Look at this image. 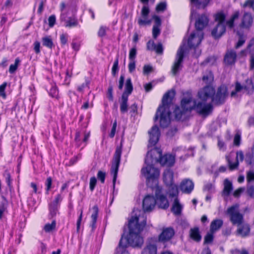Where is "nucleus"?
I'll use <instances>...</instances> for the list:
<instances>
[{
  "label": "nucleus",
  "instance_id": "1",
  "mask_svg": "<svg viewBox=\"0 0 254 254\" xmlns=\"http://www.w3.org/2000/svg\"><path fill=\"white\" fill-rule=\"evenodd\" d=\"M146 224V218L144 213L139 210L133 211L128 221L129 234L127 238H121V244L132 247H140L143 243L140 233Z\"/></svg>",
  "mask_w": 254,
  "mask_h": 254
},
{
  "label": "nucleus",
  "instance_id": "2",
  "mask_svg": "<svg viewBox=\"0 0 254 254\" xmlns=\"http://www.w3.org/2000/svg\"><path fill=\"white\" fill-rule=\"evenodd\" d=\"M160 153L158 149H152L149 151L145 159L146 166L141 169V174L146 178L147 185L152 189L158 187L160 171L154 165L158 163Z\"/></svg>",
  "mask_w": 254,
  "mask_h": 254
},
{
  "label": "nucleus",
  "instance_id": "3",
  "mask_svg": "<svg viewBox=\"0 0 254 254\" xmlns=\"http://www.w3.org/2000/svg\"><path fill=\"white\" fill-rule=\"evenodd\" d=\"M175 95L174 90H171L166 93L162 100V105L160 106L156 112L155 120L159 118L160 126L166 127L170 123V111L171 102Z\"/></svg>",
  "mask_w": 254,
  "mask_h": 254
},
{
  "label": "nucleus",
  "instance_id": "4",
  "mask_svg": "<svg viewBox=\"0 0 254 254\" xmlns=\"http://www.w3.org/2000/svg\"><path fill=\"white\" fill-rule=\"evenodd\" d=\"M214 93L215 90L212 87L207 86L198 92V96L203 101L211 98L213 103L217 105L223 104L228 95L227 87L221 85L218 88L216 93L214 94Z\"/></svg>",
  "mask_w": 254,
  "mask_h": 254
},
{
  "label": "nucleus",
  "instance_id": "5",
  "mask_svg": "<svg viewBox=\"0 0 254 254\" xmlns=\"http://www.w3.org/2000/svg\"><path fill=\"white\" fill-rule=\"evenodd\" d=\"M203 38L202 31H195L191 33L188 39V46L190 49H194V55L195 57H198L201 54V50L197 47L200 44Z\"/></svg>",
  "mask_w": 254,
  "mask_h": 254
},
{
  "label": "nucleus",
  "instance_id": "6",
  "mask_svg": "<svg viewBox=\"0 0 254 254\" xmlns=\"http://www.w3.org/2000/svg\"><path fill=\"white\" fill-rule=\"evenodd\" d=\"M225 20L224 13L219 12L215 14V22L216 24L211 31V34L215 38H219L225 32Z\"/></svg>",
  "mask_w": 254,
  "mask_h": 254
},
{
  "label": "nucleus",
  "instance_id": "7",
  "mask_svg": "<svg viewBox=\"0 0 254 254\" xmlns=\"http://www.w3.org/2000/svg\"><path fill=\"white\" fill-rule=\"evenodd\" d=\"M163 181L168 187L170 196H176L178 194V187L173 183V172L170 169L166 170L163 173Z\"/></svg>",
  "mask_w": 254,
  "mask_h": 254
},
{
  "label": "nucleus",
  "instance_id": "8",
  "mask_svg": "<svg viewBox=\"0 0 254 254\" xmlns=\"http://www.w3.org/2000/svg\"><path fill=\"white\" fill-rule=\"evenodd\" d=\"M227 214L231 222L234 225H240L244 221V215L240 212L238 205H233L227 209Z\"/></svg>",
  "mask_w": 254,
  "mask_h": 254
},
{
  "label": "nucleus",
  "instance_id": "9",
  "mask_svg": "<svg viewBox=\"0 0 254 254\" xmlns=\"http://www.w3.org/2000/svg\"><path fill=\"white\" fill-rule=\"evenodd\" d=\"M121 154L122 147L121 146L117 147L114 155L111 168V173L113 175V182L114 188L115 187V182L117 177Z\"/></svg>",
  "mask_w": 254,
  "mask_h": 254
},
{
  "label": "nucleus",
  "instance_id": "10",
  "mask_svg": "<svg viewBox=\"0 0 254 254\" xmlns=\"http://www.w3.org/2000/svg\"><path fill=\"white\" fill-rule=\"evenodd\" d=\"M184 57V46H181L176 54V59L172 66L171 71L174 75H176L182 69V63Z\"/></svg>",
  "mask_w": 254,
  "mask_h": 254
},
{
  "label": "nucleus",
  "instance_id": "11",
  "mask_svg": "<svg viewBox=\"0 0 254 254\" xmlns=\"http://www.w3.org/2000/svg\"><path fill=\"white\" fill-rule=\"evenodd\" d=\"M245 90L248 94L253 92L254 90V85L252 79L248 78L246 80L244 85H242L239 82H237L235 85V89L231 93L232 97H235L238 92Z\"/></svg>",
  "mask_w": 254,
  "mask_h": 254
},
{
  "label": "nucleus",
  "instance_id": "12",
  "mask_svg": "<svg viewBox=\"0 0 254 254\" xmlns=\"http://www.w3.org/2000/svg\"><path fill=\"white\" fill-rule=\"evenodd\" d=\"M153 191L155 192L156 196V204L159 208L166 209L169 207V202L166 197L162 193V189L159 186L152 189Z\"/></svg>",
  "mask_w": 254,
  "mask_h": 254
},
{
  "label": "nucleus",
  "instance_id": "13",
  "mask_svg": "<svg viewBox=\"0 0 254 254\" xmlns=\"http://www.w3.org/2000/svg\"><path fill=\"white\" fill-rule=\"evenodd\" d=\"M196 102L194 110L200 115L204 116H207L209 115L212 111V106L210 103H206V101Z\"/></svg>",
  "mask_w": 254,
  "mask_h": 254
},
{
  "label": "nucleus",
  "instance_id": "14",
  "mask_svg": "<svg viewBox=\"0 0 254 254\" xmlns=\"http://www.w3.org/2000/svg\"><path fill=\"white\" fill-rule=\"evenodd\" d=\"M196 105V101H193L190 93H187L184 95V97L181 101V107L183 112L190 111L194 109Z\"/></svg>",
  "mask_w": 254,
  "mask_h": 254
},
{
  "label": "nucleus",
  "instance_id": "15",
  "mask_svg": "<svg viewBox=\"0 0 254 254\" xmlns=\"http://www.w3.org/2000/svg\"><path fill=\"white\" fill-rule=\"evenodd\" d=\"M155 198L150 195H147L143 200L142 205L144 211H142V212L145 213V211L150 212L152 211L155 207ZM135 210H139L141 211V210L138 209H134L133 211ZM144 215L146 217L145 213H144Z\"/></svg>",
  "mask_w": 254,
  "mask_h": 254
},
{
  "label": "nucleus",
  "instance_id": "16",
  "mask_svg": "<svg viewBox=\"0 0 254 254\" xmlns=\"http://www.w3.org/2000/svg\"><path fill=\"white\" fill-rule=\"evenodd\" d=\"M232 156L234 157L232 153H231L229 156L226 157V159L228 162L230 169L231 170H234L238 167L239 162H242L244 160V156L242 151H237L236 153V161L234 162L231 160V158Z\"/></svg>",
  "mask_w": 254,
  "mask_h": 254
},
{
  "label": "nucleus",
  "instance_id": "17",
  "mask_svg": "<svg viewBox=\"0 0 254 254\" xmlns=\"http://www.w3.org/2000/svg\"><path fill=\"white\" fill-rule=\"evenodd\" d=\"M149 13V9L146 5L143 6L141 12V16L138 18L137 22L139 26H142L146 25H150L151 20L148 19V15Z\"/></svg>",
  "mask_w": 254,
  "mask_h": 254
},
{
  "label": "nucleus",
  "instance_id": "18",
  "mask_svg": "<svg viewBox=\"0 0 254 254\" xmlns=\"http://www.w3.org/2000/svg\"><path fill=\"white\" fill-rule=\"evenodd\" d=\"M149 134V144L151 146L155 145L159 140L160 132L157 126H154L148 131Z\"/></svg>",
  "mask_w": 254,
  "mask_h": 254
},
{
  "label": "nucleus",
  "instance_id": "19",
  "mask_svg": "<svg viewBox=\"0 0 254 254\" xmlns=\"http://www.w3.org/2000/svg\"><path fill=\"white\" fill-rule=\"evenodd\" d=\"M175 232L172 228H164L162 233L159 235L158 241L160 242H166L169 241L174 235Z\"/></svg>",
  "mask_w": 254,
  "mask_h": 254
},
{
  "label": "nucleus",
  "instance_id": "20",
  "mask_svg": "<svg viewBox=\"0 0 254 254\" xmlns=\"http://www.w3.org/2000/svg\"><path fill=\"white\" fill-rule=\"evenodd\" d=\"M238 228L236 231V234L237 236L242 237H246L250 235L251 228L250 225L245 222H243L241 225H237Z\"/></svg>",
  "mask_w": 254,
  "mask_h": 254
},
{
  "label": "nucleus",
  "instance_id": "21",
  "mask_svg": "<svg viewBox=\"0 0 254 254\" xmlns=\"http://www.w3.org/2000/svg\"><path fill=\"white\" fill-rule=\"evenodd\" d=\"M154 149H158L160 151V157L159 158V162L162 165H165L167 166H172L175 163V157L171 154H166L162 156V151L160 148H154Z\"/></svg>",
  "mask_w": 254,
  "mask_h": 254
},
{
  "label": "nucleus",
  "instance_id": "22",
  "mask_svg": "<svg viewBox=\"0 0 254 254\" xmlns=\"http://www.w3.org/2000/svg\"><path fill=\"white\" fill-rule=\"evenodd\" d=\"M209 19L205 14H202L199 16L195 23L196 31H202L201 30L207 25Z\"/></svg>",
  "mask_w": 254,
  "mask_h": 254
},
{
  "label": "nucleus",
  "instance_id": "23",
  "mask_svg": "<svg viewBox=\"0 0 254 254\" xmlns=\"http://www.w3.org/2000/svg\"><path fill=\"white\" fill-rule=\"evenodd\" d=\"M253 18L252 14L249 12H245L241 19L240 26L243 28L248 29L252 25Z\"/></svg>",
  "mask_w": 254,
  "mask_h": 254
},
{
  "label": "nucleus",
  "instance_id": "24",
  "mask_svg": "<svg viewBox=\"0 0 254 254\" xmlns=\"http://www.w3.org/2000/svg\"><path fill=\"white\" fill-rule=\"evenodd\" d=\"M237 54L234 50H229L227 52L224 57V63L227 65H232L236 61Z\"/></svg>",
  "mask_w": 254,
  "mask_h": 254
},
{
  "label": "nucleus",
  "instance_id": "25",
  "mask_svg": "<svg viewBox=\"0 0 254 254\" xmlns=\"http://www.w3.org/2000/svg\"><path fill=\"white\" fill-rule=\"evenodd\" d=\"M194 185L192 182L190 180L183 181L180 186L181 190L185 192L189 193L193 189Z\"/></svg>",
  "mask_w": 254,
  "mask_h": 254
},
{
  "label": "nucleus",
  "instance_id": "26",
  "mask_svg": "<svg viewBox=\"0 0 254 254\" xmlns=\"http://www.w3.org/2000/svg\"><path fill=\"white\" fill-rule=\"evenodd\" d=\"M90 136L89 132H76L75 140L79 146L81 145L82 143H84V146L86 145V142L88 140Z\"/></svg>",
  "mask_w": 254,
  "mask_h": 254
},
{
  "label": "nucleus",
  "instance_id": "27",
  "mask_svg": "<svg viewBox=\"0 0 254 254\" xmlns=\"http://www.w3.org/2000/svg\"><path fill=\"white\" fill-rule=\"evenodd\" d=\"M176 196L171 208L172 211L176 215H180L182 209V206L180 203L178 197Z\"/></svg>",
  "mask_w": 254,
  "mask_h": 254
},
{
  "label": "nucleus",
  "instance_id": "28",
  "mask_svg": "<svg viewBox=\"0 0 254 254\" xmlns=\"http://www.w3.org/2000/svg\"><path fill=\"white\" fill-rule=\"evenodd\" d=\"M223 224V222L221 219H217L213 220L210 224V231L215 233L222 227Z\"/></svg>",
  "mask_w": 254,
  "mask_h": 254
},
{
  "label": "nucleus",
  "instance_id": "29",
  "mask_svg": "<svg viewBox=\"0 0 254 254\" xmlns=\"http://www.w3.org/2000/svg\"><path fill=\"white\" fill-rule=\"evenodd\" d=\"M190 237L196 242H199L201 239V236L199 233L198 228H194L190 230Z\"/></svg>",
  "mask_w": 254,
  "mask_h": 254
},
{
  "label": "nucleus",
  "instance_id": "30",
  "mask_svg": "<svg viewBox=\"0 0 254 254\" xmlns=\"http://www.w3.org/2000/svg\"><path fill=\"white\" fill-rule=\"evenodd\" d=\"M210 0H190L191 4L194 5L198 8H205Z\"/></svg>",
  "mask_w": 254,
  "mask_h": 254
},
{
  "label": "nucleus",
  "instance_id": "31",
  "mask_svg": "<svg viewBox=\"0 0 254 254\" xmlns=\"http://www.w3.org/2000/svg\"><path fill=\"white\" fill-rule=\"evenodd\" d=\"M127 95L126 93H123L122 96V102L120 105V110L122 113H124L127 111Z\"/></svg>",
  "mask_w": 254,
  "mask_h": 254
},
{
  "label": "nucleus",
  "instance_id": "32",
  "mask_svg": "<svg viewBox=\"0 0 254 254\" xmlns=\"http://www.w3.org/2000/svg\"><path fill=\"white\" fill-rule=\"evenodd\" d=\"M224 187L223 191V194L228 196L233 189L232 184L228 179H225L224 182Z\"/></svg>",
  "mask_w": 254,
  "mask_h": 254
},
{
  "label": "nucleus",
  "instance_id": "33",
  "mask_svg": "<svg viewBox=\"0 0 254 254\" xmlns=\"http://www.w3.org/2000/svg\"><path fill=\"white\" fill-rule=\"evenodd\" d=\"M142 254H157V247L155 245L149 244L143 249Z\"/></svg>",
  "mask_w": 254,
  "mask_h": 254
},
{
  "label": "nucleus",
  "instance_id": "34",
  "mask_svg": "<svg viewBox=\"0 0 254 254\" xmlns=\"http://www.w3.org/2000/svg\"><path fill=\"white\" fill-rule=\"evenodd\" d=\"M42 44L49 49H52L54 46L52 39L50 36H46L42 38Z\"/></svg>",
  "mask_w": 254,
  "mask_h": 254
},
{
  "label": "nucleus",
  "instance_id": "35",
  "mask_svg": "<svg viewBox=\"0 0 254 254\" xmlns=\"http://www.w3.org/2000/svg\"><path fill=\"white\" fill-rule=\"evenodd\" d=\"M93 212L91 215V226L92 229L95 228V224L97 221V218L98 213V208L97 206L95 205L92 207Z\"/></svg>",
  "mask_w": 254,
  "mask_h": 254
},
{
  "label": "nucleus",
  "instance_id": "36",
  "mask_svg": "<svg viewBox=\"0 0 254 254\" xmlns=\"http://www.w3.org/2000/svg\"><path fill=\"white\" fill-rule=\"evenodd\" d=\"M78 25L77 19L74 17H69L65 21L64 26L66 27L71 28L76 27Z\"/></svg>",
  "mask_w": 254,
  "mask_h": 254
},
{
  "label": "nucleus",
  "instance_id": "37",
  "mask_svg": "<svg viewBox=\"0 0 254 254\" xmlns=\"http://www.w3.org/2000/svg\"><path fill=\"white\" fill-rule=\"evenodd\" d=\"M239 16V12L235 11L231 16L230 19L226 22L227 25L230 28L234 27V22L236 19H238Z\"/></svg>",
  "mask_w": 254,
  "mask_h": 254
},
{
  "label": "nucleus",
  "instance_id": "38",
  "mask_svg": "<svg viewBox=\"0 0 254 254\" xmlns=\"http://www.w3.org/2000/svg\"><path fill=\"white\" fill-rule=\"evenodd\" d=\"M127 245H125L124 244H121L120 241L119 246L117 248L116 254H129L127 250Z\"/></svg>",
  "mask_w": 254,
  "mask_h": 254
},
{
  "label": "nucleus",
  "instance_id": "39",
  "mask_svg": "<svg viewBox=\"0 0 254 254\" xmlns=\"http://www.w3.org/2000/svg\"><path fill=\"white\" fill-rule=\"evenodd\" d=\"M133 89V86L131 83V79L128 78L127 79L125 84V91L124 93H126L127 96L131 94Z\"/></svg>",
  "mask_w": 254,
  "mask_h": 254
},
{
  "label": "nucleus",
  "instance_id": "40",
  "mask_svg": "<svg viewBox=\"0 0 254 254\" xmlns=\"http://www.w3.org/2000/svg\"><path fill=\"white\" fill-rule=\"evenodd\" d=\"M58 205L50 203L49 205L50 215L52 218L55 216L58 211Z\"/></svg>",
  "mask_w": 254,
  "mask_h": 254
},
{
  "label": "nucleus",
  "instance_id": "41",
  "mask_svg": "<svg viewBox=\"0 0 254 254\" xmlns=\"http://www.w3.org/2000/svg\"><path fill=\"white\" fill-rule=\"evenodd\" d=\"M202 80L206 83H209L213 80V76L212 73L210 71H206L203 76Z\"/></svg>",
  "mask_w": 254,
  "mask_h": 254
},
{
  "label": "nucleus",
  "instance_id": "42",
  "mask_svg": "<svg viewBox=\"0 0 254 254\" xmlns=\"http://www.w3.org/2000/svg\"><path fill=\"white\" fill-rule=\"evenodd\" d=\"M56 226V222L55 220H54L51 224H46L44 226V229L46 232H50L55 229Z\"/></svg>",
  "mask_w": 254,
  "mask_h": 254
},
{
  "label": "nucleus",
  "instance_id": "43",
  "mask_svg": "<svg viewBox=\"0 0 254 254\" xmlns=\"http://www.w3.org/2000/svg\"><path fill=\"white\" fill-rule=\"evenodd\" d=\"M20 62V60L18 58L15 60V63L14 64H11L9 66V72L10 73H14L17 69L18 64Z\"/></svg>",
  "mask_w": 254,
  "mask_h": 254
},
{
  "label": "nucleus",
  "instance_id": "44",
  "mask_svg": "<svg viewBox=\"0 0 254 254\" xmlns=\"http://www.w3.org/2000/svg\"><path fill=\"white\" fill-rule=\"evenodd\" d=\"M167 3L165 1L161 2L156 7V10L157 12H163L166 9Z\"/></svg>",
  "mask_w": 254,
  "mask_h": 254
},
{
  "label": "nucleus",
  "instance_id": "45",
  "mask_svg": "<svg viewBox=\"0 0 254 254\" xmlns=\"http://www.w3.org/2000/svg\"><path fill=\"white\" fill-rule=\"evenodd\" d=\"M247 50L249 51L250 56L254 57V39H251L247 47Z\"/></svg>",
  "mask_w": 254,
  "mask_h": 254
},
{
  "label": "nucleus",
  "instance_id": "46",
  "mask_svg": "<svg viewBox=\"0 0 254 254\" xmlns=\"http://www.w3.org/2000/svg\"><path fill=\"white\" fill-rule=\"evenodd\" d=\"M247 192L249 195L252 197H254V183L248 184L247 187Z\"/></svg>",
  "mask_w": 254,
  "mask_h": 254
},
{
  "label": "nucleus",
  "instance_id": "47",
  "mask_svg": "<svg viewBox=\"0 0 254 254\" xmlns=\"http://www.w3.org/2000/svg\"><path fill=\"white\" fill-rule=\"evenodd\" d=\"M46 194H49V190L52 189V179L51 177L47 178L45 181Z\"/></svg>",
  "mask_w": 254,
  "mask_h": 254
},
{
  "label": "nucleus",
  "instance_id": "48",
  "mask_svg": "<svg viewBox=\"0 0 254 254\" xmlns=\"http://www.w3.org/2000/svg\"><path fill=\"white\" fill-rule=\"evenodd\" d=\"M118 64H119V60H118V58H117L114 63L113 66L112 68V73L113 76H115L116 73L119 71Z\"/></svg>",
  "mask_w": 254,
  "mask_h": 254
},
{
  "label": "nucleus",
  "instance_id": "49",
  "mask_svg": "<svg viewBox=\"0 0 254 254\" xmlns=\"http://www.w3.org/2000/svg\"><path fill=\"white\" fill-rule=\"evenodd\" d=\"M7 85V82H3L1 85H0V96L2 97L3 99L6 98V94L5 93V89Z\"/></svg>",
  "mask_w": 254,
  "mask_h": 254
},
{
  "label": "nucleus",
  "instance_id": "50",
  "mask_svg": "<svg viewBox=\"0 0 254 254\" xmlns=\"http://www.w3.org/2000/svg\"><path fill=\"white\" fill-rule=\"evenodd\" d=\"M246 179L248 184H252L251 182L254 181V171L250 170L247 172Z\"/></svg>",
  "mask_w": 254,
  "mask_h": 254
},
{
  "label": "nucleus",
  "instance_id": "51",
  "mask_svg": "<svg viewBox=\"0 0 254 254\" xmlns=\"http://www.w3.org/2000/svg\"><path fill=\"white\" fill-rule=\"evenodd\" d=\"M245 160L248 164H251L254 161L253 153L250 152L247 153L245 155Z\"/></svg>",
  "mask_w": 254,
  "mask_h": 254
},
{
  "label": "nucleus",
  "instance_id": "52",
  "mask_svg": "<svg viewBox=\"0 0 254 254\" xmlns=\"http://www.w3.org/2000/svg\"><path fill=\"white\" fill-rule=\"evenodd\" d=\"M214 232H212L210 231L207 235L205 236L204 238V243H210L212 242L213 240V234Z\"/></svg>",
  "mask_w": 254,
  "mask_h": 254
},
{
  "label": "nucleus",
  "instance_id": "53",
  "mask_svg": "<svg viewBox=\"0 0 254 254\" xmlns=\"http://www.w3.org/2000/svg\"><path fill=\"white\" fill-rule=\"evenodd\" d=\"M89 83L90 81L88 79H86L85 83H83L77 87V90L80 92H83L84 89L86 87L89 88Z\"/></svg>",
  "mask_w": 254,
  "mask_h": 254
},
{
  "label": "nucleus",
  "instance_id": "54",
  "mask_svg": "<svg viewBox=\"0 0 254 254\" xmlns=\"http://www.w3.org/2000/svg\"><path fill=\"white\" fill-rule=\"evenodd\" d=\"M137 52H136V49L134 47L132 48H131L129 51V60H133L134 61L136 56Z\"/></svg>",
  "mask_w": 254,
  "mask_h": 254
},
{
  "label": "nucleus",
  "instance_id": "55",
  "mask_svg": "<svg viewBox=\"0 0 254 254\" xmlns=\"http://www.w3.org/2000/svg\"><path fill=\"white\" fill-rule=\"evenodd\" d=\"M3 176L5 179L6 182L8 186H10L11 183L10 174L8 170H5L3 173Z\"/></svg>",
  "mask_w": 254,
  "mask_h": 254
},
{
  "label": "nucleus",
  "instance_id": "56",
  "mask_svg": "<svg viewBox=\"0 0 254 254\" xmlns=\"http://www.w3.org/2000/svg\"><path fill=\"white\" fill-rule=\"evenodd\" d=\"M161 32V29L160 27L153 26L152 29V36L154 39H156L157 37L160 35Z\"/></svg>",
  "mask_w": 254,
  "mask_h": 254
},
{
  "label": "nucleus",
  "instance_id": "57",
  "mask_svg": "<svg viewBox=\"0 0 254 254\" xmlns=\"http://www.w3.org/2000/svg\"><path fill=\"white\" fill-rule=\"evenodd\" d=\"M48 24L50 27H53L56 21V17L55 15H51L49 16L48 19Z\"/></svg>",
  "mask_w": 254,
  "mask_h": 254
},
{
  "label": "nucleus",
  "instance_id": "58",
  "mask_svg": "<svg viewBox=\"0 0 254 254\" xmlns=\"http://www.w3.org/2000/svg\"><path fill=\"white\" fill-rule=\"evenodd\" d=\"M97 180L95 177H91L90 179L89 188L91 191H93L96 185Z\"/></svg>",
  "mask_w": 254,
  "mask_h": 254
},
{
  "label": "nucleus",
  "instance_id": "59",
  "mask_svg": "<svg viewBox=\"0 0 254 254\" xmlns=\"http://www.w3.org/2000/svg\"><path fill=\"white\" fill-rule=\"evenodd\" d=\"M62 199L63 197L62 195L61 194H58L55 196L54 200L51 203L59 206Z\"/></svg>",
  "mask_w": 254,
  "mask_h": 254
},
{
  "label": "nucleus",
  "instance_id": "60",
  "mask_svg": "<svg viewBox=\"0 0 254 254\" xmlns=\"http://www.w3.org/2000/svg\"><path fill=\"white\" fill-rule=\"evenodd\" d=\"M50 95L53 97H57L58 95V90L56 86H53L49 91Z\"/></svg>",
  "mask_w": 254,
  "mask_h": 254
},
{
  "label": "nucleus",
  "instance_id": "61",
  "mask_svg": "<svg viewBox=\"0 0 254 254\" xmlns=\"http://www.w3.org/2000/svg\"><path fill=\"white\" fill-rule=\"evenodd\" d=\"M153 71V67L149 65H145L143 68V72L144 74H148Z\"/></svg>",
  "mask_w": 254,
  "mask_h": 254
},
{
  "label": "nucleus",
  "instance_id": "62",
  "mask_svg": "<svg viewBox=\"0 0 254 254\" xmlns=\"http://www.w3.org/2000/svg\"><path fill=\"white\" fill-rule=\"evenodd\" d=\"M108 28L106 26H101L98 32L99 37H103L106 35V31Z\"/></svg>",
  "mask_w": 254,
  "mask_h": 254
},
{
  "label": "nucleus",
  "instance_id": "63",
  "mask_svg": "<svg viewBox=\"0 0 254 254\" xmlns=\"http://www.w3.org/2000/svg\"><path fill=\"white\" fill-rule=\"evenodd\" d=\"M243 6L244 7L252 8L254 10V0H248L244 3Z\"/></svg>",
  "mask_w": 254,
  "mask_h": 254
},
{
  "label": "nucleus",
  "instance_id": "64",
  "mask_svg": "<svg viewBox=\"0 0 254 254\" xmlns=\"http://www.w3.org/2000/svg\"><path fill=\"white\" fill-rule=\"evenodd\" d=\"M231 253L232 254H249L248 252L245 249H243L241 251L237 249L233 250L231 251Z\"/></svg>",
  "mask_w": 254,
  "mask_h": 254
}]
</instances>
